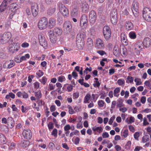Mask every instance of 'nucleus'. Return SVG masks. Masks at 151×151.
Listing matches in <instances>:
<instances>
[{"label":"nucleus","mask_w":151,"mask_h":151,"mask_svg":"<svg viewBox=\"0 0 151 151\" xmlns=\"http://www.w3.org/2000/svg\"><path fill=\"white\" fill-rule=\"evenodd\" d=\"M62 33V29L59 27H55L52 31L50 30L48 32L51 42L55 43L57 40V37L61 35Z\"/></svg>","instance_id":"obj_1"},{"label":"nucleus","mask_w":151,"mask_h":151,"mask_svg":"<svg viewBox=\"0 0 151 151\" xmlns=\"http://www.w3.org/2000/svg\"><path fill=\"white\" fill-rule=\"evenodd\" d=\"M86 38V33L81 32L78 34L76 37V46L79 49H82L84 45V40Z\"/></svg>","instance_id":"obj_2"},{"label":"nucleus","mask_w":151,"mask_h":151,"mask_svg":"<svg viewBox=\"0 0 151 151\" xmlns=\"http://www.w3.org/2000/svg\"><path fill=\"white\" fill-rule=\"evenodd\" d=\"M143 17L144 19L148 22L151 21V10L148 8H144L142 11Z\"/></svg>","instance_id":"obj_3"},{"label":"nucleus","mask_w":151,"mask_h":151,"mask_svg":"<svg viewBox=\"0 0 151 151\" xmlns=\"http://www.w3.org/2000/svg\"><path fill=\"white\" fill-rule=\"evenodd\" d=\"M48 21L45 17H42L40 19L38 23V27L41 29H45L47 26Z\"/></svg>","instance_id":"obj_4"},{"label":"nucleus","mask_w":151,"mask_h":151,"mask_svg":"<svg viewBox=\"0 0 151 151\" xmlns=\"http://www.w3.org/2000/svg\"><path fill=\"white\" fill-rule=\"evenodd\" d=\"M1 37V43L4 44L7 42L11 38L12 34L10 32H5L2 35L0 34Z\"/></svg>","instance_id":"obj_5"},{"label":"nucleus","mask_w":151,"mask_h":151,"mask_svg":"<svg viewBox=\"0 0 151 151\" xmlns=\"http://www.w3.org/2000/svg\"><path fill=\"white\" fill-rule=\"evenodd\" d=\"M104 36L106 40H109L111 36V31L110 28L108 26H105L103 28Z\"/></svg>","instance_id":"obj_6"},{"label":"nucleus","mask_w":151,"mask_h":151,"mask_svg":"<svg viewBox=\"0 0 151 151\" xmlns=\"http://www.w3.org/2000/svg\"><path fill=\"white\" fill-rule=\"evenodd\" d=\"M97 18L96 12L94 10H92L89 13V20L91 24L93 25L94 24Z\"/></svg>","instance_id":"obj_7"},{"label":"nucleus","mask_w":151,"mask_h":151,"mask_svg":"<svg viewBox=\"0 0 151 151\" xmlns=\"http://www.w3.org/2000/svg\"><path fill=\"white\" fill-rule=\"evenodd\" d=\"M59 9L60 12L65 17H67L69 14V11L68 9L62 4H59Z\"/></svg>","instance_id":"obj_8"},{"label":"nucleus","mask_w":151,"mask_h":151,"mask_svg":"<svg viewBox=\"0 0 151 151\" xmlns=\"http://www.w3.org/2000/svg\"><path fill=\"white\" fill-rule=\"evenodd\" d=\"M139 4L136 1H133L132 5V9L135 17L138 16L139 13Z\"/></svg>","instance_id":"obj_9"},{"label":"nucleus","mask_w":151,"mask_h":151,"mask_svg":"<svg viewBox=\"0 0 151 151\" xmlns=\"http://www.w3.org/2000/svg\"><path fill=\"white\" fill-rule=\"evenodd\" d=\"M110 19L112 23L113 24H116L117 21V12L115 10L111 12L110 13Z\"/></svg>","instance_id":"obj_10"},{"label":"nucleus","mask_w":151,"mask_h":151,"mask_svg":"<svg viewBox=\"0 0 151 151\" xmlns=\"http://www.w3.org/2000/svg\"><path fill=\"white\" fill-rule=\"evenodd\" d=\"M22 134L24 139L27 140L31 139L32 136V132L29 129L24 130Z\"/></svg>","instance_id":"obj_11"},{"label":"nucleus","mask_w":151,"mask_h":151,"mask_svg":"<svg viewBox=\"0 0 151 151\" xmlns=\"http://www.w3.org/2000/svg\"><path fill=\"white\" fill-rule=\"evenodd\" d=\"M104 41L100 38L97 39L96 41V47L99 49H103L104 48Z\"/></svg>","instance_id":"obj_12"},{"label":"nucleus","mask_w":151,"mask_h":151,"mask_svg":"<svg viewBox=\"0 0 151 151\" xmlns=\"http://www.w3.org/2000/svg\"><path fill=\"white\" fill-rule=\"evenodd\" d=\"M31 10L33 16L36 17L38 14V8L37 4H35L31 6Z\"/></svg>","instance_id":"obj_13"},{"label":"nucleus","mask_w":151,"mask_h":151,"mask_svg":"<svg viewBox=\"0 0 151 151\" xmlns=\"http://www.w3.org/2000/svg\"><path fill=\"white\" fill-rule=\"evenodd\" d=\"M39 40L40 45L44 47H46L47 45V41L45 38L41 35H39Z\"/></svg>","instance_id":"obj_14"},{"label":"nucleus","mask_w":151,"mask_h":151,"mask_svg":"<svg viewBox=\"0 0 151 151\" xmlns=\"http://www.w3.org/2000/svg\"><path fill=\"white\" fill-rule=\"evenodd\" d=\"M63 28L65 29L67 31L70 32L71 30L72 26L71 23L69 21H66L63 24Z\"/></svg>","instance_id":"obj_15"},{"label":"nucleus","mask_w":151,"mask_h":151,"mask_svg":"<svg viewBox=\"0 0 151 151\" xmlns=\"http://www.w3.org/2000/svg\"><path fill=\"white\" fill-rule=\"evenodd\" d=\"M143 43L145 47H148L151 45V39L148 37H146L144 39Z\"/></svg>","instance_id":"obj_16"},{"label":"nucleus","mask_w":151,"mask_h":151,"mask_svg":"<svg viewBox=\"0 0 151 151\" xmlns=\"http://www.w3.org/2000/svg\"><path fill=\"white\" fill-rule=\"evenodd\" d=\"M121 42L124 45L127 46L128 44V42L127 39L126 35L124 33H122L121 35Z\"/></svg>","instance_id":"obj_17"},{"label":"nucleus","mask_w":151,"mask_h":151,"mask_svg":"<svg viewBox=\"0 0 151 151\" xmlns=\"http://www.w3.org/2000/svg\"><path fill=\"white\" fill-rule=\"evenodd\" d=\"M18 9V6L16 3L11 4L9 6V12H15L16 10Z\"/></svg>","instance_id":"obj_18"},{"label":"nucleus","mask_w":151,"mask_h":151,"mask_svg":"<svg viewBox=\"0 0 151 151\" xmlns=\"http://www.w3.org/2000/svg\"><path fill=\"white\" fill-rule=\"evenodd\" d=\"M7 124L10 128H12L14 126V122L12 117H9L8 118Z\"/></svg>","instance_id":"obj_19"},{"label":"nucleus","mask_w":151,"mask_h":151,"mask_svg":"<svg viewBox=\"0 0 151 151\" xmlns=\"http://www.w3.org/2000/svg\"><path fill=\"white\" fill-rule=\"evenodd\" d=\"M134 26L133 23L130 21H127L126 22L125 27L127 30L132 29H133Z\"/></svg>","instance_id":"obj_20"},{"label":"nucleus","mask_w":151,"mask_h":151,"mask_svg":"<svg viewBox=\"0 0 151 151\" xmlns=\"http://www.w3.org/2000/svg\"><path fill=\"white\" fill-rule=\"evenodd\" d=\"M89 8L88 4L86 2H84L82 4V10L83 12L85 13H88V11Z\"/></svg>","instance_id":"obj_21"},{"label":"nucleus","mask_w":151,"mask_h":151,"mask_svg":"<svg viewBox=\"0 0 151 151\" xmlns=\"http://www.w3.org/2000/svg\"><path fill=\"white\" fill-rule=\"evenodd\" d=\"M143 43L141 41H138L134 45V47L135 50L137 51L139 50V49L141 50Z\"/></svg>","instance_id":"obj_22"},{"label":"nucleus","mask_w":151,"mask_h":151,"mask_svg":"<svg viewBox=\"0 0 151 151\" xmlns=\"http://www.w3.org/2000/svg\"><path fill=\"white\" fill-rule=\"evenodd\" d=\"M56 20L55 19L51 18H50L49 20L48 27L50 28H52L55 26L56 24Z\"/></svg>","instance_id":"obj_23"},{"label":"nucleus","mask_w":151,"mask_h":151,"mask_svg":"<svg viewBox=\"0 0 151 151\" xmlns=\"http://www.w3.org/2000/svg\"><path fill=\"white\" fill-rule=\"evenodd\" d=\"M92 129L94 132L95 134H96V131L99 132V133H100L103 131V128L101 126L99 127H92Z\"/></svg>","instance_id":"obj_24"},{"label":"nucleus","mask_w":151,"mask_h":151,"mask_svg":"<svg viewBox=\"0 0 151 151\" xmlns=\"http://www.w3.org/2000/svg\"><path fill=\"white\" fill-rule=\"evenodd\" d=\"M71 15L73 17H77L78 14V9L77 8L73 9L71 12Z\"/></svg>","instance_id":"obj_25"},{"label":"nucleus","mask_w":151,"mask_h":151,"mask_svg":"<svg viewBox=\"0 0 151 151\" xmlns=\"http://www.w3.org/2000/svg\"><path fill=\"white\" fill-rule=\"evenodd\" d=\"M29 144L30 142L28 140H23L21 143V145L24 148L27 147Z\"/></svg>","instance_id":"obj_26"},{"label":"nucleus","mask_w":151,"mask_h":151,"mask_svg":"<svg viewBox=\"0 0 151 151\" xmlns=\"http://www.w3.org/2000/svg\"><path fill=\"white\" fill-rule=\"evenodd\" d=\"M35 95L37 100H39L42 97V94L40 90H38L37 92H34Z\"/></svg>","instance_id":"obj_27"},{"label":"nucleus","mask_w":151,"mask_h":151,"mask_svg":"<svg viewBox=\"0 0 151 151\" xmlns=\"http://www.w3.org/2000/svg\"><path fill=\"white\" fill-rule=\"evenodd\" d=\"M56 9L55 8H50L47 10V14L50 16H52L55 12Z\"/></svg>","instance_id":"obj_28"},{"label":"nucleus","mask_w":151,"mask_h":151,"mask_svg":"<svg viewBox=\"0 0 151 151\" xmlns=\"http://www.w3.org/2000/svg\"><path fill=\"white\" fill-rule=\"evenodd\" d=\"M113 53L114 55L117 56L119 55V52L118 47H115L113 50Z\"/></svg>","instance_id":"obj_29"},{"label":"nucleus","mask_w":151,"mask_h":151,"mask_svg":"<svg viewBox=\"0 0 151 151\" xmlns=\"http://www.w3.org/2000/svg\"><path fill=\"white\" fill-rule=\"evenodd\" d=\"M7 6V4L3 2L1 4L0 6V11L1 12L4 11Z\"/></svg>","instance_id":"obj_30"},{"label":"nucleus","mask_w":151,"mask_h":151,"mask_svg":"<svg viewBox=\"0 0 151 151\" xmlns=\"http://www.w3.org/2000/svg\"><path fill=\"white\" fill-rule=\"evenodd\" d=\"M125 122L128 124H131L134 122V119L132 116H130L129 119L127 118L125 120Z\"/></svg>","instance_id":"obj_31"},{"label":"nucleus","mask_w":151,"mask_h":151,"mask_svg":"<svg viewBox=\"0 0 151 151\" xmlns=\"http://www.w3.org/2000/svg\"><path fill=\"white\" fill-rule=\"evenodd\" d=\"M91 97V95L89 94H87L84 98V102L85 103H88V101Z\"/></svg>","instance_id":"obj_32"},{"label":"nucleus","mask_w":151,"mask_h":151,"mask_svg":"<svg viewBox=\"0 0 151 151\" xmlns=\"http://www.w3.org/2000/svg\"><path fill=\"white\" fill-rule=\"evenodd\" d=\"M6 138L2 134L0 133V142L2 143H5Z\"/></svg>","instance_id":"obj_33"},{"label":"nucleus","mask_w":151,"mask_h":151,"mask_svg":"<svg viewBox=\"0 0 151 151\" xmlns=\"http://www.w3.org/2000/svg\"><path fill=\"white\" fill-rule=\"evenodd\" d=\"M66 79L63 76H61L58 77V81L59 82L62 83L65 81Z\"/></svg>","instance_id":"obj_34"},{"label":"nucleus","mask_w":151,"mask_h":151,"mask_svg":"<svg viewBox=\"0 0 151 151\" xmlns=\"http://www.w3.org/2000/svg\"><path fill=\"white\" fill-rule=\"evenodd\" d=\"M129 36L130 38L132 39H135L136 38V35L135 33L133 32H131L129 33Z\"/></svg>","instance_id":"obj_35"},{"label":"nucleus","mask_w":151,"mask_h":151,"mask_svg":"<svg viewBox=\"0 0 151 151\" xmlns=\"http://www.w3.org/2000/svg\"><path fill=\"white\" fill-rule=\"evenodd\" d=\"M44 73L41 70H39L36 73V74L37 76L36 77L38 78L40 77H42Z\"/></svg>","instance_id":"obj_36"},{"label":"nucleus","mask_w":151,"mask_h":151,"mask_svg":"<svg viewBox=\"0 0 151 151\" xmlns=\"http://www.w3.org/2000/svg\"><path fill=\"white\" fill-rule=\"evenodd\" d=\"M15 97V95L12 93H9V94L6 95V98L7 99H9L11 97L12 99H14Z\"/></svg>","instance_id":"obj_37"},{"label":"nucleus","mask_w":151,"mask_h":151,"mask_svg":"<svg viewBox=\"0 0 151 151\" xmlns=\"http://www.w3.org/2000/svg\"><path fill=\"white\" fill-rule=\"evenodd\" d=\"M47 81V78L45 76L43 77L42 79H39V81L43 85H45Z\"/></svg>","instance_id":"obj_38"},{"label":"nucleus","mask_w":151,"mask_h":151,"mask_svg":"<svg viewBox=\"0 0 151 151\" xmlns=\"http://www.w3.org/2000/svg\"><path fill=\"white\" fill-rule=\"evenodd\" d=\"M55 88V85L52 83H49L48 87V91H51L54 89Z\"/></svg>","instance_id":"obj_39"},{"label":"nucleus","mask_w":151,"mask_h":151,"mask_svg":"<svg viewBox=\"0 0 151 151\" xmlns=\"http://www.w3.org/2000/svg\"><path fill=\"white\" fill-rule=\"evenodd\" d=\"M150 138L148 135L144 136L142 139V141L143 143H145L149 140Z\"/></svg>","instance_id":"obj_40"},{"label":"nucleus","mask_w":151,"mask_h":151,"mask_svg":"<svg viewBox=\"0 0 151 151\" xmlns=\"http://www.w3.org/2000/svg\"><path fill=\"white\" fill-rule=\"evenodd\" d=\"M80 21H82L84 22H87V21H88L87 17L86 15L85 14L83 15L81 17Z\"/></svg>","instance_id":"obj_41"},{"label":"nucleus","mask_w":151,"mask_h":151,"mask_svg":"<svg viewBox=\"0 0 151 151\" xmlns=\"http://www.w3.org/2000/svg\"><path fill=\"white\" fill-rule=\"evenodd\" d=\"M14 48L15 47H14L12 45H10L8 47V49L9 52L12 53H14L15 51V49Z\"/></svg>","instance_id":"obj_42"},{"label":"nucleus","mask_w":151,"mask_h":151,"mask_svg":"<svg viewBox=\"0 0 151 151\" xmlns=\"http://www.w3.org/2000/svg\"><path fill=\"white\" fill-rule=\"evenodd\" d=\"M88 22V21L87 22L80 21V24L81 27L83 28H86L87 26Z\"/></svg>","instance_id":"obj_43"},{"label":"nucleus","mask_w":151,"mask_h":151,"mask_svg":"<svg viewBox=\"0 0 151 151\" xmlns=\"http://www.w3.org/2000/svg\"><path fill=\"white\" fill-rule=\"evenodd\" d=\"M30 56L29 54H27L25 56H23L20 57L21 62L23 60H26V58L29 59V58Z\"/></svg>","instance_id":"obj_44"},{"label":"nucleus","mask_w":151,"mask_h":151,"mask_svg":"<svg viewBox=\"0 0 151 151\" xmlns=\"http://www.w3.org/2000/svg\"><path fill=\"white\" fill-rule=\"evenodd\" d=\"M120 91V88H116L114 90V95L115 96L118 97L119 95H116V94H117L119 93Z\"/></svg>","instance_id":"obj_45"},{"label":"nucleus","mask_w":151,"mask_h":151,"mask_svg":"<svg viewBox=\"0 0 151 151\" xmlns=\"http://www.w3.org/2000/svg\"><path fill=\"white\" fill-rule=\"evenodd\" d=\"M10 63H9L7 65L8 67H7V68H10L12 67L15 65V63L13 61V60L11 61L10 60Z\"/></svg>","instance_id":"obj_46"},{"label":"nucleus","mask_w":151,"mask_h":151,"mask_svg":"<svg viewBox=\"0 0 151 151\" xmlns=\"http://www.w3.org/2000/svg\"><path fill=\"white\" fill-rule=\"evenodd\" d=\"M117 83L120 86L124 85L125 83V81L122 79H119L117 81Z\"/></svg>","instance_id":"obj_47"},{"label":"nucleus","mask_w":151,"mask_h":151,"mask_svg":"<svg viewBox=\"0 0 151 151\" xmlns=\"http://www.w3.org/2000/svg\"><path fill=\"white\" fill-rule=\"evenodd\" d=\"M87 44L89 46L91 47L93 45V40L91 38H88L87 39Z\"/></svg>","instance_id":"obj_48"},{"label":"nucleus","mask_w":151,"mask_h":151,"mask_svg":"<svg viewBox=\"0 0 151 151\" xmlns=\"http://www.w3.org/2000/svg\"><path fill=\"white\" fill-rule=\"evenodd\" d=\"M134 81L136 83V85H140L142 84L141 80L140 79L136 78L135 79Z\"/></svg>","instance_id":"obj_49"},{"label":"nucleus","mask_w":151,"mask_h":151,"mask_svg":"<svg viewBox=\"0 0 151 151\" xmlns=\"http://www.w3.org/2000/svg\"><path fill=\"white\" fill-rule=\"evenodd\" d=\"M58 131L56 128H54L52 131V135H53L55 137H57V136Z\"/></svg>","instance_id":"obj_50"},{"label":"nucleus","mask_w":151,"mask_h":151,"mask_svg":"<svg viewBox=\"0 0 151 151\" xmlns=\"http://www.w3.org/2000/svg\"><path fill=\"white\" fill-rule=\"evenodd\" d=\"M128 130L127 129H125L122 133V136H123L124 138H126L128 135Z\"/></svg>","instance_id":"obj_51"},{"label":"nucleus","mask_w":151,"mask_h":151,"mask_svg":"<svg viewBox=\"0 0 151 151\" xmlns=\"http://www.w3.org/2000/svg\"><path fill=\"white\" fill-rule=\"evenodd\" d=\"M131 144V142L129 141H128L125 145V148L127 149H129L130 148Z\"/></svg>","instance_id":"obj_52"},{"label":"nucleus","mask_w":151,"mask_h":151,"mask_svg":"<svg viewBox=\"0 0 151 151\" xmlns=\"http://www.w3.org/2000/svg\"><path fill=\"white\" fill-rule=\"evenodd\" d=\"M38 106H41L42 105H44L45 103L44 101L42 100H38L37 101Z\"/></svg>","instance_id":"obj_53"},{"label":"nucleus","mask_w":151,"mask_h":151,"mask_svg":"<svg viewBox=\"0 0 151 151\" xmlns=\"http://www.w3.org/2000/svg\"><path fill=\"white\" fill-rule=\"evenodd\" d=\"M67 86L66 87L67 88V91L68 92H71L72 91L73 89V86L71 85H69L68 84Z\"/></svg>","instance_id":"obj_54"},{"label":"nucleus","mask_w":151,"mask_h":151,"mask_svg":"<svg viewBox=\"0 0 151 151\" xmlns=\"http://www.w3.org/2000/svg\"><path fill=\"white\" fill-rule=\"evenodd\" d=\"M118 101L119 102L117 103V107H120L122 106L123 100L122 99H119L118 100Z\"/></svg>","instance_id":"obj_55"},{"label":"nucleus","mask_w":151,"mask_h":151,"mask_svg":"<svg viewBox=\"0 0 151 151\" xmlns=\"http://www.w3.org/2000/svg\"><path fill=\"white\" fill-rule=\"evenodd\" d=\"M33 85L35 88L36 89H37L40 88V84L37 81H36L34 83Z\"/></svg>","instance_id":"obj_56"},{"label":"nucleus","mask_w":151,"mask_h":151,"mask_svg":"<svg viewBox=\"0 0 151 151\" xmlns=\"http://www.w3.org/2000/svg\"><path fill=\"white\" fill-rule=\"evenodd\" d=\"M100 85V83L99 81H94L93 85L94 87L99 88Z\"/></svg>","instance_id":"obj_57"},{"label":"nucleus","mask_w":151,"mask_h":151,"mask_svg":"<svg viewBox=\"0 0 151 151\" xmlns=\"http://www.w3.org/2000/svg\"><path fill=\"white\" fill-rule=\"evenodd\" d=\"M48 127L49 130L52 129L54 127V125L53 123L51 122H50L48 124Z\"/></svg>","instance_id":"obj_58"},{"label":"nucleus","mask_w":151,"mask_h":151,"mask_svg":"<svg viewBox=\"0 0 151 151\" xmlns=\"http://www.w3.org/2000/svg\"><path fill=\"white\" fill-rule=\"evenodd\" d=\"M14 60L17 63H20L21 62L20 56H17L14 58Z\"/></svg>","instance_id":"obj_59"},{"label":"nucleus","mask_w":151,"mask_h":151,"mask_svg":"<svg viewBox=\"0 0 151 151\" xmlns=\"http://www.w3.org/2000/svg\"><path fill=\"white\" fill-rule=\"evenodd\" d=\"M104 103H105L104 101L102 100L99 101L98 102V105L100 107H103L104 106Z\"/></svg>","instance_id":"obj_60"},{"label":"nucleus","mask_w":151,"mask_h":151,"mask_svg":"<svg viewBox=\"0 0 151 151\" xmlns=\"http://www.w3.org/2000/svg\"><path fill=\"white\" fill-rule=\"evenodd\" d=\"M79 96V93L78 92L74 93L73 94V98L74 99H77Z\"/></svg>","instance_id":"obj_61"},{"label":"nucleus","mask_w":151,"mask_h":151,"mask_svg":"<svg viewBox=\"0 0 151 151\" xmlns=\"http://www.w3.org/2000/svg\"><path fill=\"white\" fill-rule=\"evenodd\" d=\"M23 98L24 99H27L29 97V95L28 93L24 91L22 93Z\"/></svg>","instance_id":"obj_62"},{"label":"nucleus","mask_w":151,"mask_h":151,"mask_svg":"<svg viewBox=\"0 0 151 151\" xmlns=\"http://www.w3.org/2000/svg\"><path fill=\"white\" fill-rule=\"evenodd\" d=\"M71 127L69 124H67L64 127V129L65 131H69L71 129Z\"/></svg>","instance_id":"obj_63"},{"label":"nucleus","mask_w":151,"mask_h":151,"mask_svg":"<svg viewBox=\"0 0 151 151\" xmlns=\"http://www.w3.org/2000/svg\"><path fill=\"white\" fill-rule=\"evenodd\" d=\"M122 54L124 55H126L127 54V50L126 48L124 47L123 46L122 48Z\"/></svg>","instance_id":"obj_64"}]
</instances>
